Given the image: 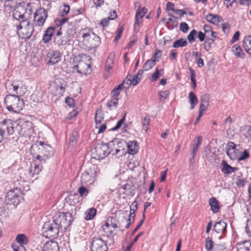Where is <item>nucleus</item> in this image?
<instances>
[{"label": "nucleus", "instance_id": "obj_24", "mask_svg": "<svg viewBox=\"0 0 251 251\" xmlns=\"http://www.w3.org/2000/svg\"><path fill=\"white\" fill-rule=\"evenodd\" d=\"M115 57V53L113 52H111L108 57H107L106 63H105V71L107 73H109L110 70H111L114 65V59Z\"/></svg>", "mask_w": 251, "mask_h": 251}, {"label": "nucleus", "instance_id": "obj_40", "mask_svg": "<svg viewBox=\"0 0 251 251\" xmlns=\"http://www.w3.org/2000/svg\"><path fill=\"white\" fill-rule=\"evenodd\" d=\"M77 133L73 132L72 136L70 137L69 144V146L75 147L76 143Z\"/></svg>", "mask_w": 251, "mask_h": 251}, {"label": "nucleus", "instance_id": "obj_33", "mask_svg": "<svg viewBox=\"0 0 251 251\" xmlns=\"http://www.w3.org/2000/svg\"><path fill=\"white\" fill-rule=\"evenodd\" d=\"M189 100L191 104L190 109H193L198 102V98L194 92H190L189 93Z\"/></svg>", "mask_w": 251, "mask_h": 251}, {"label": "nucleus", "instance_id": "obj_53", "mask_svg": "<svg viewBox=\"0 0 251 251\" xmlns=\"http://www.w3.org/2000/svg\"><path fill=\"white\" fill-rule=\"evenodd\" d=\"M250 157V154L247 150H245L243 152H242L238 158L239 161L244 160L249 158Z\"/></svg>", "mask_w": 251, "mask_h": 251}, {"label": "nucleus", "instance_id": "obj_44", "mask_svg": "<svg viewBox=\"0 0 251 251\" xmlns=\"http://www.w3.org/2000/svg\"><path fill=\"white\" fill-rule=\"evenodd\" d=\"M143 234H144V232H140L139 233H138L136 236V237H135V238L133 240V241L132 242L130 243L129 244V245L127 246V247L126 248V250H127V251H130V250H131V248H132L133 245L134 244V243L135 242H136L137 241L138 238L140 237H141V236H142Z\"/></svg>", "mask_w": 251, "mask_h": 251}, {"label": "nucleus", "instance_id": "obj_57", "mask_svg": "<svg viewBox=\"0 0 251 251\" xmlns=\"http://www.w3.org/2000/svg\"><path fill=\"white\" fill-rule=\"evenodd\" d=\"M209 95L207 94H204L201 98V103L209 104Z\"/></svg>", "mask_w": 251, "mask_h": 251}, {"label": "nucleus", "instance_id": "obj_42", "mask_svg": "<svg viewBox=\"0 0 251 251\" xmlns=\"http://www.w3.org/2000/svg\"><path fill=\"white\" fill-rule=\"evenodd\" d=\"M77 191L81 197H86L89 193V190L84 186L79 187Z\"/></svg>", "mask_w": 251, "mask_h": 251}, {"label": "nucleus", "instance_id": "obj_35", "mask_svg": "<svg viewBox=\"0 0 251 251\" xmlns=\"http://www.w3.org/2000/svg\"><path fill=\"white\" fill-rule=\"evenodd\" d=\"M126 79L130 82L129 84L133 86H136L141 80L140 77H138L136 75L133 77L132 75H128Z\"/></svg>", "mask_w": 251, "mask_h": 251}, {"label": "nucleus", "instance_id": "obj_38", "mask_svg": "<svg viewBox=\"0 0 251 251\" xmlns=\"http://www.w3.org/2000/svg\"><path fill=\"white\" fill-rule=\"evenodd\" d=\"M169 94L170 92L168 90H165L159 92V100L160 101L164 102L165 100L168 97Z\"/></svg>", "mask_w": 251, "mask_h": 251}, {"label": "nucleus", "instance_id": "obj_20", "mask_svg": "<svg viewBox=\"0 0 251 251\" xmlns=\"http://www.w3.org/2000/svg\"><path fill=\"white\" fill-rule=\"evenodd\" d=\"M221 166V171L225 175H229L237 170V168L231 167L225 160H223Z\"/></svg>", "mask_w": 251, "mask_h": 251}, {"label": "nucleus", "instance_id": "obj_25", "mask_svg": "<svg viewBox=\"0 0 251 251\" xmlns=\"http://www.w3.org/2000/svg\"><path fill=\"white\" fill-rule=\"evenodd\" d=\"M128 152L131 154H134L137 153L139 150V147L137 145V142L136 141H132L129 142L126 144Z\"/></svg>", "mask_w": 251, "mask_h": 251}, {"label": "nucleus", "instance_id": "obj_39", "mask_svg": "<svg viewBox=\"0 0 251 251\" xmlns=\"http://www.w3.org/2000/svg\"><path fill=\"white\" fill-rule=\"evenodd\" d=\"M197 34L196 29H193L187 36V39L190 43H193L195 41V36Z\"/></svg>", "mask_w": 251, "mask_h": 251}, {"label": "nucleus", "instance_id": "obj_31", "mask_svg": "<svg viewBox=\"0 0 251 251\" xmlns=\"http://www.w3.org/2000/svg\"><path fill=\"white\" fill-rule=\"evenodd\" d=\"M16 241L21 245H25L28 242V239L24 234H19L16 237Z\"/></svg>", "mask_w": 251, "mask_h": 251}, {"label": "nucleus", "instance_id": "obj_6", "mask_svg": "<svg viewBox=\"0 0 251 251\" xmlns=\"http://www.w3.org/2000/svg\"><path fill=\"white\" fill-rule=\"evenodd\" d=\"M97 174V167L92 165V166L86 170L81 176V182L85 185L92 184L95 180V177Z\"/></svg>", "mask_w": 251, "mask_h": 251}, {"label": "nucleus", "instance_id": "obj_22", "mask_svg": "<svg viewBox=\"0 0 251 251\" xmlns=\"http://www.w3.org/2000/svg\"><path fill=\"white\" fill-rule=\"evenodd\" d=\"M9 126H8L7 120H3L0 124V142H1L6 135V131L8 134Z\"/></svg>", "mask_w": 251, "mask_h": 251}, {"label": "nucleus", "instance_id": "obj_12", "mask_svg": "<svg viewBox=\"0 0 251 251\" xmlns=\"http://www.w3.org/2000/svg\"><path fill=\"white\" fill-rule=\"evenodd\" d=\"M44 162H41L40 160L35 159L33 160L30 164L29 169V174L31 176H33L35 175H38L41 171L43 167L42 164Z\"/></svg>", "mask_w": 251, "mask_h": 251}, {"label": "nucleus", "instance_id": "obj_41", "mask_svg": "<svg viewBox=\"0 0 251 251\" xmlns=\"http://www.w3.org/2000/svg\"><path fill=\"white\" fill-rule=\"evenodd\" d=\"M214 42L213 38H207L204 43V49L206 51H209L211 48V45Z\"/></svg>", "mask_w": 251, "mask_h": 251}, {"label": "nucleus", "instance_id": "obj_8", "mask_svg": "<svg viewBox=\"0 0 251 251\" xmlns=\"http://www.w3.org/2000/svg\"><path fill=\"white\" fill-rule=\"evenodd\" d=\"M17 30L18 31L22 30L21 32L24 35V38H29L34 32V27L29 21H22L17 26Z\"/></svg>", "mask_w": 251, "mask_h": 251}, {"label": "nucleus", "instance_id": "obj_14", "mask_svg": "<svg viewBox=\"0 0 251 251\" xmlns=\"http://www.w3.org/2000/svg\"><path fill=\"white\" fill-rule=\"evenodd\" d=\"M138 209L137 201H134L130 206V213L128 218L127 219V224L126 226V228H128L132 223L134 221V217L135 216V212Z\"/></svg>", "mask_w": 251, "mask_h": 251}, {"label": "nucleus", "instance_id": "obj_34", "mask_svg": "<svg viewBox=\"0 0 251 251\" xmlns=\"http://www.w3.org/2000/svg\"><path fill=\"white\" fill-rule=\"evenodd\" d=\"M188 44L187 41L184 38H180L175 41L173 45V47L177 48L179 47H186Z\"/></svg>", "mask_w": 251, "mask_h": 251}, {"label": "nucleus", "instance_id": "obj_43", "mask_svg": "<svg viewBox=\"0 0 251 251\" xmlns=\"http://www.w3.org/2000/svg\"><path fill=\"white\" fill-rule=\"evenodd\" d=\"M205 247L207 251L211 250L213 247V242L210 237L206 239Z\"/></svg>", "mask_w": 251, "mask_h": 251}, {"label": "nucleus", "instance_id": "obj_45", "mask_svg": "<svg viewBox=\"0 0 251 251\" xmlns=\"http://www.w3.org/2000/svg\"><path fill=\"white\" fill-rule=\"evenodd\" d=\"M150 122V118L148 116H146L142 122L143 129L147 131L148 129V126Z\"/></svg>", "mask_w": 251, "mask_h": 251}, {"label": "nucleus", "instance_id": "obj_5", "mask_svg": "<svg viewBox=\"0 0 251 251\" xmlns=\"http://www.w3.org/2000/svg\"><path fill=\"white\" fill-rule=\"evenodd\" d=\"M91 59L89 55H84L78 64L74 66V69L79 74L90 73L91 70Z\"/></svg>", "mask_w": 251, "mask_h": 251}, {"label": "nucleus", "instance_id": "obj_64", "mask_svg": "<svg viewBox=\"0 0 251 251\" xmlns=\"http://www.w3.org/2000/svg\"><path fill=\"white\" fill-rule=\"evenodd\" d=\"M206 34L203 32H202V31H199L198 32V37L199 38L200 41L202 42L203 41H204V39H205V37H207L206 36Z\"/></svg>", "mask_w": 251, "mask_h": 251}, {"label": "nucleus", "instance_id": "obj_46", "mask_svg": "<svg viewBox=\"0 0 251 251\" xmlns=\"http://www.w3.org/2000/svg\"><path fill=\"white\" fill-rule=\"evenodd\" d=\"M189 70L190 72V78L191 80L193 83V87L194 88H195L196 87V80L195 78L196 75H195V71L191 67L189 68Z\"/></svg>", "mask_w": 251, "mask_h": 251}, {"label": "nucleus", "instance_id": "obj_9", "mask_svg": "<svg viewBox=\"0 0 251 251\" xmlns=\"http://www.w3.org/2000/svg\"><path fill=\"white\" fill-rule=\"evenodd\" d=\"M92 251H107V242L100 237H94L91 245Z\"/></svg>", "mask_w": 251, "mask_h": 251}, {"label": "nucleus", "instance_id": "obj_4", "mask_svg": "<svg viewBox=\"0 0 251 251\" xmlns=\"http://www.w3.org/2000/svg\"><path fill=\"white\" fill-rule=\"evenodd\" d=\"M24 93L25 92H17V95H8L5 97L4 101L6 108L9 111L17 113L23 109L24 107V102L23 100L20 99L19 95L22 96Z\"/></svg>", "mask_w": 251, "mask_h": 251}, {"label": "nucleus", "instance_id": "obj_50", "mask_svg": "<svg viewBox=\"0 0 251 251\" xmlns=\"http://www.w3.org/2000/svg\"><path fill=\"white\" fill-rule=\"evenodd\" d=\"M74 33V31L72 28H70L67 30L66 32L64 34V35L66 36V37L69 38L68 39V41L70 42L73 37V34Z\"/></svg>", "mask_w": 251, "mask_h": 251}, {"label": "nucleus", "instance_id": "obj_28", "mask_svg": "<svg viewBox=\"0 0 251 251\" xmlns=\"http://www.w3.org/2000/svg\"><path fill=\"white\" fill-rule=\"evenodd\" d=\"M96 213L97 210L95 208H89L84 213L85 220L87 221L92 220L95 217Z\"/></svg>", "mask_w": 251, "mask_h": 251}, {"label": "nucleus", "instance_id": "obj_32", "mask_svg": "<svg viewBox=\"0 0 251 251\" xmlns=\"http://www.w3.org/2000/svg\"><path fill=\"white\" fill-rule=\"evenodd\" d=\"M232 51L238 57L243 58L244 57V53L242 51V50L238 45H234L232 48Z\"/></svg>", "mask_w": 251, "mask_h": 251}, {"label": "nucleus", "instance_id": "obj_37", "mask_svg": "<svg viewBox=\"0 0 251 251\" xmlns=\"http://www.w3.org/2000/svg\"><path fill=\"white\" fill-rule=\"evenodd\" d=\"M13 17L18 20L21 22L22 21H27L25 18V15L24 14H21L18 10H16L13 13Z\"/></svg>", "mask_w": 251, "mask_h": 251}, {"label": "nucleus", "instance_id": "obj_11", "mask_svg": "<svg viewBox=\"0 0 251 251\" xmlns=\"http://www.w3.org/2000/svg\"><path fill=\"white\" fill-rule=\"evenodd\" d=\"M94 151L97 155L95 158L97 157L98 159H103L110 153L108 146L106 144L98 145L95 148Z\"/></svg>", "mask_w": 251, "mask_h": 251}, {"label": "nucleus", "instance_id": "obj_17", "mask_svg": "<svg viewBox=\"0 0 251 251\" xmlns=\"http://www.w3.org/2000/svg\"><path fill=\"white\" fill-rule=\"evenodd\" d=\"M227 224L224 220H220L215 223L214 230L218 233L224 234L226 231Z\"/></svg>", "mask_w": 251, "mask_h": 251}, {"label": "nucleus", "instance_id": "obj_18", "mask_svg": "<svg viewBox=\"0 0 251 251\" xmlns=\"http://www.w3.org/2000/svg\"><path fill=\"white\" fill-rule=\"evenodd\" d=\"M237 251H251V241L244 240L238 242L236 244Z\"/></svg>", "mask_w": 251, "mask_h": 251}, {"label": "nucleus", "instance_id": "obj_30", "mask_svg": "<svg viewBox=\"0 0 251 251\" xmlns=\"http://www.w3.org/2000/svg\"><path fill=\"white\" fill-rule=\"evenodd\" d=\"M201 136H198L194 139L191 153H194V154L195 155L198 150L199 146L201 144Z\"/></svg>", "mask_w": 251, "mask_h": 251}, {"label": "nucleus", "instance_id": "obj_60", "mask_svg": "<svg viewBox=\"0 0 251 251\" xmlns=\"http://www.w3.org/2000/svg\"><path fill=\"white\" fill-rule=\"evenodd\" d=\"M120 95V91L115 88L111 92L112 99L113 100L118 99V96Z\"/></svg>", "mask_w": 251, "mask_h": 251}, {"label": "nucleus", "instance_id": "obj_54", "mask_svg": "<svg viewBox=\"0 0 251 251\" xmlns=\"http://www.w3.org/2000/svg\"><path fill=\"white\" fill-rule=\"evenodd\" d=\"M230 27V25L227 23H225L222 24V29L225 34H227L229 33Z\"/></svg>", "mask_w": 251, "mask_h": 251}, {"label": "nucleus", "instance_id": "obj_58", "mask_svg": "<svg viewBox=\"0 0 251 251\" xmlns=\"http://www.w3.org/2000/svg\"><path fill=\"white\" fill-rule=\"evenodd\" d=\"M159 70L156 68L155 72L151 75L152 81H156L159 76Z\"/></svg>", "mask_w": 251, "mask_h": 251}, {"label": "nucleus", "instance_id": "obj_2", "mask_svg": "<svg viewBox=\"0 0 251 251\" xmlns=\"http://www.w3.org/2000/svg\"><path fill=\"white\" fill-rule=\"evenodd\" d=\"M9 130L8 135H12L17 132L23 136H29L31 132V122L27 121L20 120L18 121H12L7 120Z\"/></svg>", "mask_w": 251, "mask_h": 251}, {"label": "nucleus", "instance_id": "obj_49", "mask_svg": "<svg viewBox=\"0 0 251 251\" xmlns=\"http://www.w3.org/2000/svg\"><path fill=\"white\" fill-rule=\"evenodd\" d=\"M118 104V99L113 100H109L107 101L106 103L107 106L109 108L110 110H111V107L112 106L116 107Z\"/></svg>", "mask_w": 251, "mask_h": 251}, {"label": "nucleus", "instance_id": "obj_63", "mask_svg": "<svg viewBox=\"0 0 251 251\" xmlns=\"http://www.w3.org/2000/svg\"><path fill=\"white\" fill-rule=\"evenodd\" d=\"M175 10V4L171 2H168L167 3L166 5V10L167 11H174Z\"/></svg>", "mask_w": 251, "mask_h": 251}, {"label": "nucleus", "instance_id": "obj_56", "mask_svg": "<svg viewBox=\"0 0 251 251\" xmlns=\"http://www.w3.org/2000/svg\"><path fill=\"white\" fill-rule=\"evenodd\" d=\"M188 29H189V26H188L187 24H186L185 22H182L180 24V30L182 32H183L184 33H186L188 31Z\"/></svg>", "mask_w": 251, "mask_h": 251}, {"label": "nucleus", "instance_id": "obj_15", "mask_svg": "<svg viewBox=\"0 0 251 251\" xmlns=\"http://www.w3.org/2000/svg\"><path fill=\"white\" fill-rule=\"evenodd\" d=\"M62 28H60L59 30L57 31L55 37L54 42L58 46H62L65 45L69 42L68 39L69 37H66L65 35H62L61 31Z\"/></svg>", "mask_w": 251, "mask_h": 251}, {"label": "nucleus", "instance_id": "obj_13", "mask_svg": "<svg viewBox=\"0 0 251 251\" xmlns=\"http://www.w3.org/2000/svg\"><path fill=\"white\" fill-rule=\"evenodd\" d=\"M47 58L49 59L48 63L50 65H53L59 62L61 58L60 52L58 50H50L47 55Z\"/></svg>", "mask_w": 251, "mask_h": 251}, {"label": "nucleus", "instance_id": "obj_36", "mask_svg": "<svg viewBox=\"0 0 251 251\" xmlns=\"http://www.w3.org/2000/svg\"><path fill=\"white\" fill-rule=\"evenodd\" d=\"M156 62H155L153 59H149L143 65L144 70L145 71H149L151 69L153 66H155Z\"/></svg>", "mask_w": 251, "mask_h": 251}, {"label": "nucleus", "instance_id": "obj_7", "mask_svg": "<svg viewBox=\"0 0 251 251\" xmlns=\"http://www.w3.org/2000/svg\"><path fill=\"white\" fill-rule=\"evenodd\" d=\"M22 200L20 190L17 188L9 190L6 194L5 200L9 204L17 205Z\"/></svg>", "mask_w": 251, "mask_h": 251}, {"label": "nucleus", "instance_id": "obj_59", "mask_svg": "<svg viewBox=\"0 0 251 251\" xmlns=\"http://www.w3.org/2000/svg\"><path fill=\"white\" fill-rule=\"evenodd\" d=\"M25 245H19L18 246L13 245L12 248L14 251H26Z\"/></svg>", "mask_w": 251, "mask_h": 251}, {"label": "nucleus", "instance_id": "obj_51", "mask_svg": "<svg viewBox=\"0 0 251 251\" xmlns=\"http://www.w3.org/2000/svg\"><path fill=\"white\" fill-rule=\"evenodd\" d=\"M247 183V180L244 178H237L236 184L238 187H243Z\"/></svg>", "mask_w": 251, "mask_h": 251}, {"label": "nucleus", "instance_id": "obj_29", "mask_svg": "<svg viewBox=\"0 0 251 251\" xmlns=\"http://www.w3.org/2000/svg\"><path fill=\"white\" fill-rule=\"evenodd\" d=\"M227 146L228 149L226 153L231 159H233L234 157L233 153L235 152L236 145L234 143L230 142L227 143Z\"/></svg>", "mask_w": 251, "mask_h": 251}, {"label": "nucleus", "instance_id": "obj_1", "mask_svg": "<svg viewBox=\"0 0 251 251\" xmlns=\"http://www.w3.org/2000/svg\"><path fill=\"white\" fill-rule=\"evenodd\" d=\"M76 209V206L73 205L71 210L67 213H55L51 220L45 223L42 228L44 235L49 238H56L60 229H66L71 225L73 220V210L75 214Z\"/></svg>", "mask_w": 251, "mask_h": 251}, {"label": "nucleus", "instance_id": "obj_21", "mask_svg": "<svg viewBox=\"0 0 251 251\" xmlns=\"http://www.w3.org/2000/svg\"><path fill=\"white\" fill-rule=\"evenodd\" d=\"M206 20L213 25H217L223 21V18L217 14H208L205 16Z\"/></svg>", "mask_w": 251, "mask_h": 251}, {"label": "nucleus", "instance_id": "obj_61", "mask_svg": "<svg viewBox=\"0 0 251 251\" xmlns=\"http://www.w3.org/2000/svg\"><path fill=\"white\" fill-rule=\"evenodd\" d=\"M109 20H110L108 17L107 18H104L101 20L100 25L103 27L107 26L109 24Z\"/></svg>", "mask_w": 251, "mask_h": 251}, {"label": "nucleus", "instance_id": "obj_26", "mask_svg": "<svg viewBox=\"0 0 251 251\" xmlns=\"http://www.w3.org/2000/svg\"><path fill=\"white\" fill-rule=\"evenodd\" d=\"M209 203L213 213H217L220 211V207L219 202L216 198L214 197L210 198L209 200Z\"/></svg>", "mask_w": 251, "mask_h": 251}, {"label": "nucleus", "instance_id": "obj_55", "mask_svg": "<svg viewBox=\"0 0 251 251\" xmlns=\"http://www.w3.org/2000/svg\"><path fill=\"white\" fill-rule=\"evenodd\" d=\"M162 51L159 50H156L155 52L153 54L151 59H153L155 62L157 61V58H160L161 56Z\"/></svg>", "mask_w": 251, "mask_h": 251}, {"label": "nucleus", "instance_id": "obj_3", "mask_svg": "<svg viewBox=\"0 0 251 251\" xmlns=\"http://www.w3.org/2000/svg\"><path fill=\"white\" fill-rule=\"evenodd\" d=\"M31 153L36 159L40 160L41 162L46 160L53 153L52 149L49 145L42 141L38 142L31 147Z\"/></svg>", "mask_w": 251, "mask_h": 251}, {"label": "nucleus", "instance_id": "obj_52", "mask_svg": "<svg viewBox=\"0 0 251 251\" xmlns=\"http://www.w3.org/2000/svg\"><path fill=\"white\" fill-rule=\"evenodd\" d=\"M245 229L247 234L251 236V218L247 221Z\"/></svg>", "mask_w": 251, "mask_h": 251}, {"label": "nucleus", "instance_id": "obj_19", "mask_svg": "<svg viewBox=\"0 0 251 251\" xmlns=\"http://www.w3.org/2000/svg\"><path fill=\"white\" fill-rule=\"evenodd\" d=\"M82 36L84 39H86L88 41L91 40V39L95 40L96 43L92 45L93 46H98L100 44V39L99 37L96 35L94 32L88 31L86 33H83Z\"/></svg>", "mask_w": 251, "mask_h": 251}, {"label": "nucleus", "instance_id": "obj_10", "mask_svg": "<svg viewBox=\"0 0 251 251\" xmlns=\"http://www.w3.org/2000/svg\"><path fill=\"white\" fill-rule=\"evenodd\" d=\"M34 21L36 25L42 26L48 17V12L44 8L38 9L34 14Z\"/></svg>", "mask_w": 251, "mask_h": 251}, {"label": "nucleus", "instance_id": "obj_27", "mask_svg": "<svg viewBox=\"0 0 251 251\" xmlns=\"http://www.w3.org/2000/svg\"><path fill=\"white\" fill-rule=\"evenodd\" d=\"M203 29L207 35V38L211 37L212 38H217V33L212 30V27L210 25H204Z\"/></svg>", "mask_w": 251, "mask_h": 251}, {"label": "nucleus", "instance_id": "obj_16", "mask_svg": "<svg viewBox=\"0 0 251 251\" xmlns=\"http://www.w3.org/2000/svg\"><path fill=\"white\" fill-rule=\"evenodd\" d=\"M42 251H59V248L56 242L49 241L43 246Z\"/></svg>", "mask_w": 251, "mask_h": 251}, {"label": "nucleus", "instance_id": "obj_23", "mask_svg": "<svg viewBox=\"0 0 251 251\" xmlns=\"http://www.w3.org/2000/svg\"><path fill=\"white\" fill-rule=\"evenodd\" d=\"M55 28L53 26H50L45 31L43 37V41L45 43H49L52 38Z\"/></svg>", "mask_w": 251, "mask_h": 251}, {"label": "nucleus", "instance_id": "obj_48", "mask_svg": "<svg viewBox=\"0 0 251 251\" xmlns=\"http://www.w3.org/2000/svg\"><path fill=\"white\" fill-rule=\"evenodd\" d=\"M145 14L142 13V12L141 11L140 8H138L135 15V25H138L139 24V19H141L144 16Z\"/></svg>", "mask_w": 251, "mask_h": 251}, {"label": "nucleus", "instance_id": "obj_47", "mask_svg": "<svg viewBox=\"0 0 251 251\" xmlns=\"http://www.w3.org/2000/svg\"><path fill=\"white\" fill-rule=\"evenodd\" d=\"M70 11V6L69 5H63L60 8V14L62 17L67 15Z\"/></svg>", "mask_w": 251, "mask_h": 251}, {"label": "nucleus", "instance_id": "obj_62", "mask_svg": "<svg viewBox=\"0 0 251 251\" xmlns=\"http://www.w3.org/2000/svg\"><path fill=\"white\" fill-rule=\"evenodd\" d=\"M103 118L101 116L98 115V111H97L95 114V122L96 125H98V124H100Z\"/></svg>", "mask_w": 251, "mask_h": 251}]
</instances>
